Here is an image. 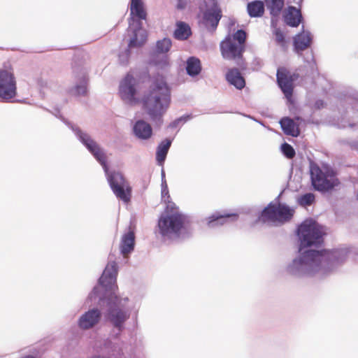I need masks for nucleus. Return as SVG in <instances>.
<instances>
[{"mask_svg":"<svg viewBox=\"0 0 358 358\" xmlns=\"http://www.w3.org/2000/svg\"><path fill=\"white\" fill-rule=\"evenodd\" d=\"M171 143L172 140L169 138H166L159 143L156 150V160L158 165H164Z\"/></svg>","mask_w":358,"mask_h":358,"instance_id":"nucleus-21","label":"nucleus"},{"mask_svg":"<svg viewBox=\"0 0 358 358\" xmlns=\"http://www.w3.org/2000/svg\"><path fill=\"white\" fill-rule=\"evenodd\" d=\"M238 215L236 213H215L206 218L207 225L210 228H215L228 222L229 221H235Z\"/></svg>","mask_w":358,"mask_h":358,"instance_id":"nucleus-15","label":"nucleus"},{"mask_svg":"<svg viewBox=\"0 0 358 358\" xmlns=\"http://www.w3.org/2000/svg\"><path fill=\"white\" fill-rule=\"evenodd\" d=\"M356 199H357V200H358V189L357 190V192H356Z\"/></svg>","mask_w":358,"mask_h":358,"instance_id":"nucleus-44","label":"nucleus"},{"mask_svg":"<svg viewBox=\"0 0 358 358\" xmlns=\"http://www.w3.org/2000/svg\"><path fill=\"white\" fill-rule=\"evenodd\" d=\"M192 34L191 29L189 24L184 22H178L176 24V28L174 31V38L178 40L184 41L187 39Z\"/></svg>","mask_w":358,"mask_h":358,"instance_id":"nucleus-25","label":"nucleus"},{"mask_svg":"<svg viewBox=\"0 0 358 358\" xmlns=\"http://www.w3.org/2000/svg\"><path fill=\"white\" fill-rule=\"evenodd\" d=\"M310 174L312 185L317 191L327 192L338 184L337 179H328L317 165H310Z\"/></svg>","mask_w":358,"mask_h":358,"instance_id":"nucleus-10","label":"nucleus"},{"mask_svg":"<svg viewBox=\"0 0 358 358\" xmlns=\"http://www.w3.org/2000/svg\"><path fill=\"white\" fill-rule=\"evenodd\" d=\"M135 233L131 229L122 235L120 249V252L123 256L125 257L134 251L135 247Z\"/></svg>","mask_w":358,"mask_h":358,"instance_id":"nucleus-18","label":"nucleus"},{"mask_svg":"<svg viewBox=\"0 0 358 358\" xmlns=\"http://www.w3.org/2000/svg\"><path fill=\"white\" fill-rule=\"evenodd\" d=\"M302 1H303V0H293V2L294 3L299 5V6H301Z\"/></svg>","mask_w":358,"mask_h":358,"instance_id":"nucleus-42","label":"nucleus"},{"mask_svg":"<svg viewBox=\"0 0 358 358\" xmlns=\"http://www.w3.org/2000/svg\"><path fill=\"white\" fill-rule=\"evenodd\" d=\"M161 177H162V182L166 181V178H165V171H164V169H162L161 171Z\"/></svg>","mask_w":358,"mask_h":358,"instance_id":"nucleus-41","label":"nucleus"},{"mask_svg":"<svg viewBox=\"0 0 358 358\" xmlns=\"http://www.w3.org/2000/svg\"><path fill=\"white\" fill-rule=\"evenodd\" d=\"M243 116H245V117H248V118H250V119H251V120H254V121H255V122H258V123H259L260 124H262V125H263V126H264L263 122H261V121L257 120L255 117H252V116H251V115H245V114H243Z\"/></svg>","mask_w":358,"mask_h":358,"instance_id":"nucleus-40","label":"nucleus"},{"mask_svg":"<svg viewBox=\"0 0 358 358\" xmlns=\"http://www.w3.org/2000/svg\"><path fill=\"white\" fill-rule=\"evenodd\" d=\"M356 99H358V94H356V97H355Z\"/></svg>","mask_w":358,"mask_h":358,"instance_id":"nucleus-45","label":"nucleus"},{"mask_svg":"<svg viewBox=\"0 0 358 358\" xmlns=\"http://www.w3.org/2000/svg\"><path fill=\"white\" fill-rule=\"evenodd\" d=\"M273 34L275 36V42L282 47L285 45V34L280 30V28H276L273 31Z\"/></svg>","mask_w":358,"mask_h":358,"instance_id":"nucleus-35","label":"nucleus"},{"mask_svg":"<svg viewBox=\"0 0 358 358\" xmlns=\"http://www.w3.org/2000/svg\"><path fill=\"white\" fill-rule=\"evenodd\" d=\"M134 47H129L128 45L127 48L125 49L124 51H122L118 55V58L120 63L122 65H126L129 62V58L130 56V48H133Z\"/></svg>","mask_w":358,"mask_h":358,"instance_id":"nucleus-34","label":"nucleus"},{"mask_svg":"<svg viewBox=\"0 0 358 358\" xmlns=\"http://www.w3.org/2000/svg\"><path fill=\"white\" fill-rule=\"evenodd\" d=\"M87 81L85 73H82L76 85L71 90L70 92L73 95L85 96L87 92Z\"/></svg>","mask_w":358,"mask_h":358,"instance_id":"nucleus-24","label":"nucleus"},{"mask_svg":"<svg viewBox=\"0 0 358 358\" xmlns=\"http://www.w3.org/2000/svg\"><path fill=\"white\" fill-rule=\"evenodd\" d=\"M284 18L285 23L292 27H298L303 20L300 8H296L292 6L288 7Z\"/></svg>","mask_w":358,"mask_h":358,"instance_id":"nucleus-19","label":"nucleus"},{"mask_svg":"<svg viewBox=\"0 0 358 358\" xmlns=\"http://www.w3.org/2000/svg\"><path fill=\"white\" fill-rule=\"evenodd\" d=\"M356 126H357V124L355 123H349L348 125L343 124L342 123L338 124V128H340V129H345L347 127L354 129Z\"/></svg>","mask_w":358,"mask_h":358,"instance_id":"nucleus-39","label":"nucleus"},{"mask_svg":"<svg viewBox=\"0 0 358 358\" xmlns=\"http://www.w3.org/2000/svg\"><path fill=\"white\" fill-rule=\"evenodd\" d=\"M188 3V0H177L176 8L178 10H184Z\"/></svg>","mask_w":358,"mask_h":358,"instance_id":"nucleus-38","label":"nucleus"},{"mask_svg":"<svg viewBox=\"0 0 358 358\" xmlns=\"http://www.w3.org/2000/svg\"><path fill=\"white\" fill-rule=\"evenodd\" d=\"M117 264L110 261L103 270L92 291L88 295L90 301L98 299L99 305L106 304L103 313L105 321L113 329L110 337L103 342V349L112 355H120L122 352L120 343L121 334L125 329L126 323L130 318L134 305L131 299L126 296L117 294L114 292L117 275Z\"/></svg>","mask_w":358,"mask_h":358,"instance_id":"nucleus-2","label":"nucleus"},{"mask_svg":"<svg viewBox=\"0 0 358 358\" xmlns=\"http://www.w3.org/2000/svg\"><path fill=\"white\" fill-rule=\"evenodd\" d=\"M225 80L238 90H243L246 85L245 80L240 71L236 68H230L225 74Z\"/></svg>","mask_w":358,"mask_h":358,"instance_id":"nucleus-16","label":"nucleus"},{"mask_svg":"<svg viewBox=\"0 0 358 358\" xmlns=\"http://www.w3.org/2000/svg\"><path fill=\"white\" fill-rule=\"evenodd\" d=\"M186 72L190 77L194 78L200 74L202 67L201 61L196 57H189L186 61Z\"/></svg>","mask_w":358,"mask_h":358,"instance_id":"nucleus-22","label":"nucleus"},{"mask_svg":"<svg viewBox=\"0 0 358 358\" xmlns=\"http://www.w3.org/2000/svg\"><path fill=\"white\" fill-rule=\"evenodd\" d=\"M101 310L98 308H92L79 317L77 324L82 330H89L96 326L101 322Z\"/></svg>","mask_w":358,"mask_h":358,"instance_id":"nucleus-13","label":"nucleus"},{"mask_svg":"<svg viewBox=\"0 0 358 358\" xmlns=\"http://www.w3.org/2000/svg\"><path fill=\"white\" fill-rule=\"evenodd\" d=\"M357 149H358V145H357Z\"/></svg>","mask_w":358,"mask_h":358,"instance_id":"nucleus-46","label":"nucleus"},{"mask_svg":"<svg viewBox=\"0 0 358 358\" xmlns=\"http://www.w3.org/2000/svg\"><path fill=\"white\" fill-rule=\"evenodd\" d=\"M220 51L224 59L236 60V64L242 69H245V64L243 59V54L245 48L232 40L231 35H228L220 44Z\"/></svg>","mask_w":358,"mask_h":358,"instance_id":"nucleus-7","label":"nucleus"},{"mask_svg":"<svg viewBox=\"0 0 358 358\" xmlns=\"http://www.w3.org/2000/svg\"><path fill=\"white\" fill-rule=\"evenodd\" d=\"M313 42V35L309 31H305L297 34L293 38V48L294 52L299 57H303V62L310 66L315 64L313 52L310 50L307 57L303 56V51L310 47Z\"/></svg>","mask_w":358,"mask_h":358,"instance_id":"nucleus-9","label":"nucleus"},{"mask_svg":"<svg viewBox=\"0 0 358 358\" xmlns=\"http://www.w3.org/2000/svg\"><path fill=\"white\" fill-rule=\"evenodd\" d=\"M267 8L271 15L278 17L284 7L285 0H265Z\"/></svg>","mask_w":358,"mask_h":358,"instance_id":"nucleus-27","label":"nucleus"},{"mask_svg":"<svg viewBox=\"0 0 358 358\" xmlns=\"http://www.w3.org/2000/svg\"><path fill=\"white\" fill-rule=\"evenodd\" d=\"M222 17V10L217 3L206 10L203 13L201 24L207 29L208 31L213 33L217 29L220 20Z\"/></svg>","mask_w":358,"mask_h":358,"instance_id":"nucleus-12","label":"nucleus"},{"mask_svg":"<svg viewBox=\"0 0 358 358\" xmlns=\"http://www.w3.org/2000/svg\"><path fill=\"white\" fill-rule=\"evenodd\" d=\"M161 186H162V196L163 198H164L166 196L169 197V189H168V185H167L166 181L162 182Z\"/></svg>","mask_w":358,"mask_h":358,"instance_id":"nucleus-37","label":"nucleus"},{"mask_svg":"<svg viewBox=\"0 0 358 358\" xmlns=\"http://www.w3.org/2000/svg\"><path fill=\"white\" fill-rule=\"evenodd\" d=\"M22 358H36V357H34L32 355H26V356H24V357H22Z\"/></svg>","mask_w":358,"mask_h":358,"instance_id":"nucleus-43","label":"nucleus"},{"mask_svg":"<svg viewBox=\"0 0 358 358\" xmlns=\"http://www.w3.org/2000/svg\"><path fill=\"white\" fill-rule=\"evenodd\" d=\"M131 15L137 19H132L129 27L132 31V36L129 40V47H141L147 40V31L143 27L142 20H145L147 13L143 8L142 0H131Z\"/></svg>","mask_w":358,"mask_h":358,"instance_id":"nucleus-6","label":"nucleus"},{"mask_svg":"<svg viewBox=\"0 0 358 358\" xmlns=\"http://www.w3.org/2000/svg\"><path fill=\"white\" fill-rule=\"evenodd\" d=\"M260 217L263 220L276 221V206L270 203L262 210Z\"/></svg>","mask_w":358,"mask_h":358,"instance_id":"nucleus-28","label":"nucleus"},{"mask_svg":"<svg viewBox=\"0 0 358 358\" xmlns=\"http://www.w3.org/2000/svg\"><path fill=\"white\" fill-rule=\"evenodd\" d=\"M17 95L16 78L11 68L0 69V99L10 102Z\"/></svg>","mask_w":358,"mask_h":358,"instance_id":"nucleus-8","label":"nucleus"},{"mask_svg":"<svg viewBox=\"0 0 358 358\" xmlns=\"http://www.w3.org/2000/svg\"><path fill=\"white\" fill-rule=\"evenodd\" d=\"M136 79L129 73L127 74L120 84L119 93L120 97L125 103L130 105L138 103V99L136 97Z\"/></svg>","mask_w":358,"mask_h":358,"instance_id":"nucleus-11","label":"nucleus"},{"mask_svg":"<svg viewBox=\"0 0 358 358\" xmlns=\"http://www.w3.org/2000/svg\"><path fill=\"white\" fill-rule=\"evenodd\" d=\"M296 235L299 241L298 253L286 266V272L296 278L327 275L343 264L350 252L347 248L331 250L310 248L323 243L320 226L312 219L298 226Z\"/></svg>","mask_w":358,"mask_h":358,"instance_id":"nucleus-1","label":"nucleus"},{"mask_svg":"<svg viewBox=\"0 0 358 358\" xmlns=\"http://www.w3.org/2000/svg\"><path fill=\"white\" fill-rule=\"evenodd\" d=\"M315 195L313 193H306L300 196L298 199V203L303 207L312 205L315 201Z\"/></svg>","mask_w":358,"mask_h":358,"instance_id":"nucleus-30","label":"nucleus"},{"mask_svg":"<svg viewBox=\"0 0 358 358\" xmlns=\"http://www.w3.org/2000/svg\"><path fill=\"white\" fill-rule=\"evenodd\" d=\"M231 36L234 41L239 43L245 48L246 32L243 29L237 30Z\"/></svg>","mask_w":358,"mask_h":358,"instance_id":"nucleus-32","label":"nucleus"},{"mask_svg":"<svg viewBox=\"0 0 358 358\" xmlns=\"http://www.w3.org/2000/svg\"><path fill=\"white\" fill-rule=\"evenodd\" d=\"M171 45L172 43L170 38H164L162 40H159L156 43V52L157 53L165 54L170 50Z\"/></svg>","mask_w":358,"mask_h":358,"instance_id":"nucleus-29","label":"nucleus"},{"mask_svg":"<svg viewBox=\"0 0 358 358\" xmlns=\"http://www.w3.org/2000/svg\"><path fill=\"white\" fill-rule=\"evenodd\" d=\"M156 65L162 69H164L169 66L170 64L168 57L164 56L162 61L159 62L158 63H156Z\"/></svg>","mask_w":358,"mask_h":358,"instance_id":"nucleus-36","label":"nucleus"},{"mask_svg":"<svg viewBox=\"0 0 358 358\" xmlns=\"http://www.w3.org/2000/svg\"><path fill=\"white\" fill-rule=\"evenodd\" d=\"M192 116L189 114L184 115L180 117L176 118L173 121H172L169 125V129H175L177 127H182L185 123L192 119Z\"/></svg>","mask_w":358,"mask_h":358,"instance_id":"nucleus-31","label":"nucleus"},{"mask_svg":"<svg viewBox=\"0 0 358 358\" xmlns=\"http://www.w3.org/2000/svg\"><path fill=\"white\" fill-rule=\"evenodd\" d=\"M189 222V217L181 212L162 215L155 229V236L163 242L178 241L184 237L182 231Z\"/></svg>","mask_w":358,"mask_h":358,"instance_id":"nucleus-5","label":"nucleus"},{"mask_svg":"<svg viewBox=\"0 0 358 358\" xmlns=\"http://www.w3.org/2000/svg\"><path fill=\"white\" fill-rule=\"evenodd\" d=\"M294 214V210L289 206L279 204L276 206V220L286 222L289 220Z\"/></svg>","mask_w":358,"mask_h":358,"instance_id":"nucleus-26","label":"nucleus"},{"mask_svg":"<svg viewBox=\"0 0 358 358\" xmlns=\"http://www.w3.org/2000/svg\"><path fill=\"white\" fill-rule=\"evenodd\" d=\"M52 114L63 121L73 132L76 138L90 152L96 160L101 165L106 176L108 184L114 194L124 203L131 199V187L127 184L123 175L116 171H109L107 165L106 155L104 150L87 131L66 120L58 109Z\"/></svg>","mask_w":358,"mask_h":358,"instance_id":"nucleus-3","label":"nucleus"},{"mask_svg":"<svg viewBox=\"0 0 358 358\" xmlns=\"http://www.w3.org/2000/svg\"><path fill=\"white\" fill-rule=\"evenodd\" d=\"M281 151L288 159H292L295 156L294 149L287 143H284L281 145Z\"/></svg>","mask_w":358,"mask_h":358,"instance_id":"nucleus-33","label":"nucleus"},{"mask_svg":"<svg viewBox=\"0 0 358 358\" xmlns=\"http://www.w3.org/2000/svg\"><path fill=\"white\" fill-rule=\"evenodd\" d=\"M247 10L251 17H262L264 13V4L260 0L252 1L248 3Z\"/></svg>","mask_w":358,"mask_h":358,"instance_id":"nucleus-23","label":"nucleus"},{"mask_svg":"<svg viewBox=\"0 0 358 358\" xmlns=\"http://www.w3.org/2000/svg\"><path fill=\"white\" fill-rule=\"evenodd\" d=\"M171 88L166 79L157 75L152 79L151 85L142 98L143 108L155 127L163 124V117L170 106Z\"/></svg>","mask_w":358,"mask_h":358,"instance_id":"nucleus-4","label":"nucleus"},{"mask_svg":"<svg viewBox=\"0 0 358 358\" xmlns=\"http://www.w3.org/2000/svg\"><path fill=\"white\" fill-rule=\"evenodd\" d=\"M280 127L286 135L297 137L300 134L299 129L295 122L288 117L280 119L279 122Z\"/></svg>","mask_w":358,"mask_h":358,"instance_id":"nucleus-20","label":"nucleus"},{"mask_svg":"<svg viewBox=\"0 0 358 358\" xmlns=\"http://www.w3.org/2000/svg\"><path fill=\"white\" fill-rule=\"evenodd\" d=\"M277 82L279 87L287 99H290L293 94V80L283 69L277 71Z\"/></svg>","mask_w":358,"mask_h":358,"instance_id":"nucleus-14","label":"nucleus"},{"mask_svg":"<svg viewBox=\"0 0 358 358\" xmlns=\"http://www.w3.org/2000/svg\"><path fill=\"white\" fill-rule=\"evenodd\" d=\"M133 133L138 139L148 140L152 136V129L145 120H138L133 126Z\"/></svg>","mask_w":358,"mask_h":358,"instance_id":"nucleus-17","label":"nucleus"}]
</instances>
